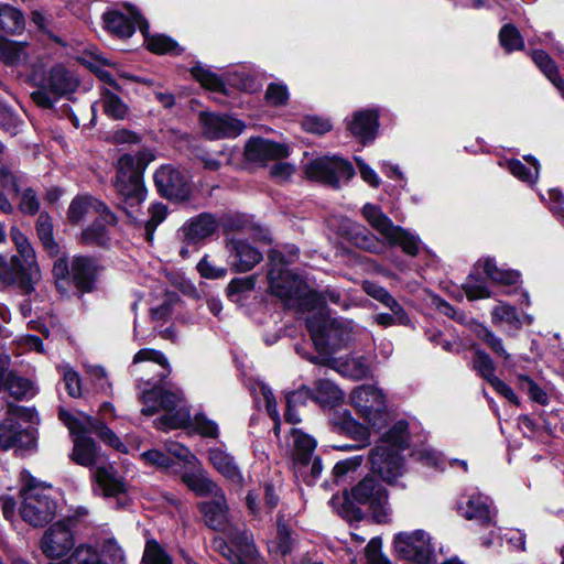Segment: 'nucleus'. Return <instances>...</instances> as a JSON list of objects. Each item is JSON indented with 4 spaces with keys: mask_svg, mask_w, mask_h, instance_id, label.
I'll list each match as a JSON object with an SVG mask.
<instances>
[{
    "mask_svg": "<svg viewBox=\"0 0 564 564\" xmlns=\"http://www.w3.org/2000/svg\"><path fill=\"white\" fill-rule=\"evenodd\" d=\"M151 218L145 223V239L152 241L156 227L165 219L166 208L162 204L153 205L150 208Z\"/></svg>",
    "mask_w": 564,
    "mask_h": 564,
    "instance_id": "e2e57ef3",
    "label": "nucleus"
},
{
    "mask_svg": "<svg viewBox=\"0 0 564 564\" xmlns=\"http://www.w3.org/2000/svg\"><path fill=\"white\" fill-rule=\"evenodd\" d=\"M482 270L485 275L492 282L505 284V285H513L519 282L520 274L514 270H506L503 268H498L494 258H485L484 260H479L475 267V270Z\"/></svg>",
    "mask_w": 564,
    "mask_h": 564,
    "instance_id": "473e14b6",
    "label": "nucleus"
},
{
    "mask_svg": "<svg viewBox=\"0 0 564 564\" xmlns=\"http://www.w3.org/2000/svg\"><path fill=\"white\" fill-rule=\"evenodd\" d=\"M293 459L297 465L308 466L316 447V441L300 429L290 431Z\"/></svg>",
    "mask_w": 564,
    "mask_h": 564,
    "instance_id": "7c9ffc66",
    "label": "nucleus"
},
{
    "mask_svg": "<svg viewBox=\"0 0 564 564\" xmlns=\"http://www.w3.org/2000/svg\"><path fill=\"white\" fill-rule=\"evenodd\" d=\"M23 13L6 3H0V30L9 34H18L24 29Z\"/></svg>",
    "mask_w": 564,
    "mask_h": 564,
    "instance_id": "4c0bfd02",
    "label": "nucleus"
},
{
    "mask_svg": "<svg viewBox=\"0 0 564 564\" xmlns=\"http://www.w3.org/2000/svg\"><path fill=\"white\" fill-rule=\"evenodd\" d=\"M191 73L207 89L218 91L224 87L223 80L203 65L193 66Z\"/></svg>",
    "mask_w": 564,
    "mask_h": 564,
    "instance_id": "13d9d810",
    "label": "nucleus"
},
{
    "mask_svg": "<svg viewBox=\"0 0 564 564\" xmlns=\"http://www.w3.org/2000/svg\"><path fill=\"white\" fill-rule=\"evenodd\" d=\"M23 502L20 508L22 519L33 527H43L52 521L56 514L57 505L46 494L45 488L34 484L22 489Z\"/></svg>",
    "mask_w": 564,
    "mask_h": 564,
    "instance_id": "9d476101",
    "label": "nucleus"
},
{
    "mask_svg": "<svg viewBox=\"0 0 564 564\" xmlns=\"http://www.w3.org/2000/svg\"><path fill=\"white\" fill-rule=\"evenodd\" d=\"M229 264L235 272H248L262 260V253L247 240L231 239L227 243Z\"/></svg>",
    "mask_w": 564,
    "mask_h": 564,
    "instance_id": "5701e85b",
    "label": "nucleus"
},
{
    "mask_svg": "<svg viewBox=\"0 0 564 564\" xmlns=\"http://www.w3.org/2000/svg\"><path fill=\"white\" fill-rule=\"evenodd\" d=\"M315 401L332 405L341 401L344 397L341 390L328 379H318L315 382Z\"/></svg>",
    "mask_w": 564,
    "mask_h": 564,
    "instance_id": "a18cd8bd",
    "label": "nucleus"
},
{
    "mask_svg": "<svg viewBox=\"0 0 564 564\" xmlns=\"http://www.w3.org/2000/svg\"><path fill=\"white\" fill-rule=\"evenodd\" d=\"M256 285V275H249L245 278H235L230 281L227 286V294L229 297H234L240 293L250 292Z\"/></svg>",
    "mask_w": 564,
    "mask_h": 564,
    "instance_id": "338daca9",
    "label": "nucleus"
},
{
    "mask_svg": "<svg viewBox=\"0 0 564 564\" xmlns=\"http://www.w3.org/2000/svg\"><path fill=\"white\" fill-rule=\"evenodd\" d=\"M130 371L147 386L158 387L170 376L171 366L163 352L143 348L134 355Z\"/></svg>",
    "mask_w": 564,
    "mask_h": 564,
    "instance_id": "f8f14e48",
    "label": "nucleus"
},
{
    "mask_svg": "<svg viewBox=\"0 0 564 564\" xmlns=\"http://www.w3.org/2000/svg\"><path fill=\"white\" fill-rule=\"evenodd\" d=\"M194 430L204 437L216 438L219 434L218 425L205 414L198 413L193 419Z\"/></svg>",
    "mask_w": 564,
    "mask_h": 564,
    "instance_id": "0e129e2a",
    "label": "nucleus"
},
{
    "mask_svg": "<svg viewBox=\"0 0 564 564\" xmlns=\"http://www.w3.org/2000/svg\"><path fill=\"white\" fill-rule=\"evenodd\" d=\"M491 322L496 326L507 324L513 330L522 327V321L516 307L501 302L491 310Z\"/></svg>",
    "mask_w": 564,
    "mask_h": 564,
    "instance_id": "a19ab883",
    "label": "nucleus"
},
{
    "mask_svg": "<svg viewBox=\"0 0 564 564\" xmlns=\"http://www.w3.org/2000/svg\"><path fill=\"white\" fill-rule=\"evenodd\" d=\"M499 43L507 52L521 51L524 48L523 39L513 24H505L499 31Z\"/></svg>",
    "mask_w": 564,
    "mask_h": 564,
    "instance_id": "49530a36",
    "label": "nucleus"
},
{
    "mask_svg": "<svg viewBox=\"0 0 564 564\" xmlns=\"http://www.w3.org/2000/svg\"><path fill=\"white\" fill-rule=\"evenodd\" d=\"M393 547L399 560L414 564H463L456 556L445 555L443 547L436 552L430 535L423 530L395 534Z\"/></svg>",
    "mask_w": 564,
    "mask_h": 564,
    "instance_id": "423d86ee",
    "label": "nucleus"
},
{
    "mask_svg": "<svg viewBox=\"0 0 564 564\" xmlns=\"http://www.w3.org/2000/svg\"><path fill=\"white\" fill-rule=\"evenodd\" d=\"M73 521L66 519L55 522L45 532L41 540V550L51 560L62 558L74 546L72 532Z\"/></svg>",
    "mask_w": 564,
    "mask_h": 564,
    "instance_id": "dca6fc26",
    "label": "nucleus"
},
{
    "mask_svg": "<svg viewBox=\"0 0 564 564\" xmlns=\"http://www.w3.org/2000/svg\"><path fill=\"white\" fill-rule=\"evenodd\" d=\"M31 80L36 87H45L57 97L74 93L79 85L76 74L63 64L52 66L46 74L33 69Z\"/></svg>",
    "mask_w": 564,
    "mask_h": 564,
    "instance_id": "2eb2a0df",
    "label": "nucleus"
},
{
    "mask_svg": "<svg viewBox=\"0 0 564 564\" xmlns=\"http://www.w3.org/2000/svg\"><path fill=\"white\" fill-rule=\"evenodd\" d=\"M362 289L369 296L379 301L390 308L392 313L397 314L400 322H405V311L383 286L376 282L365 281Z\"/></svg>",
    "mask_w": 564,
    "mask_h": 564,
    "instance_id": "f704fd0d",
    "label": "nucleus"
},
{
    "mask_svg": "<svg viewBox=\"0 0 564 564\" xmlns=\"http://www.w3.org/2000/svg\"><path fill=\"white\" fill-rule=\"evenodd\" d=\"M140 401L143 404L141 409L143 415L151 416L160 410L165 411V414L154 421L159 430L167 431L184 427L191 421L189 411L182 405L183 397L180 391L152 387L142 392Z\"/></svg>",
    "mask_w": 564,
    "mask_h": 564,
    "instance_id": "7ed1b4c3",
    "label": "nucleus"
},
{
    "mask_svg": "<svg viewBox=\"0 0 564 564\" xmlns=\"http://www.w3.org/2000/svg\"><path fill=\"white\" fill-rule=\"evenodd\" d=\"M371 470L388 484L394 482L403 469L402 458L397 449L377 444L369 453Z\"/></svg>",
    "mask_w": 564,
    "mask_h": 564,
    "instance_id": "f3484780",
    "label": "nucleus"
},
{
    "mask_svg": "<svg viewBox=\"0 0 564 564\" xmlns=\"http://www.w3.org/2000/svg\"><path fill=\"white\" fill-rule=\"evenodd\" d=\"M245 155L248 161L265 163L289 156V147L263 138H253L246 144Z\"/></svg>",
    "mask_w": 564,
    "mask_h": 564,
    "instance_id": "b1692460",
    "label": "nucleus"
},
{
    "mask_svg": "<svg viewBox=\"0 0 564 564\" xmlns=\"http://www.w3.org/2000/svg\"><path fill=\"white\" fill-rule=\"evenodd\" d=\"M305 173L311 180L338 187L340 182H346L354 176L355 170L348 161L337 156H325L311 161L305 166Z\"/></svg>",
    "mask_w": 564,
    "mask_h": 564,
    "instance_id": "4468645a",
    "label": "nucleus"
},
{
    "mask_svg": "<svg viewBox=\"0 0 564 564\" xmlns=\"http://www.w3.org/2000/svg\"><path fill=\"white\" fill-rule=\"evenodd\" d=\"M88 214L99 215L108 225H117L118 221L116 215L109 209V207L97 198L83 196L76 197L72 200L67 213L70 223L77 224Z\"/></svg>",
    "mask_w": 564,
    "mask_h": 564,
    "instance_id": "4be33fe9",
    "label": "nucleus"
},
{
    "mask_svg": "<svg viewBox=\"0 0 564 564\" xmlns=\"http://www.w3.org/2000/svg\"><path fill=\"white\" fill-rule=\"evenodd\" d=\"M199 122L204 135L210 140L236 138L246 127L242 121L231 116L215 112H200Z\"/></svg>",
    "mask_w": 564,
    "mask_h": 564,
    "instance_id": "6ab92c4d",
    "label": "nucleus"
},
{
    "mask_svg": "<svg viewBox=\"0 0 564 564\" xmlns=\"http://www.w3.org/2000/svg\"><path fill=\"white\" fill-rule=\"evenodd\" d=\"M338 371L354 380H362L370 373V366L365 357H351L340 364Z\"/></svg>",
    "mask_w": 564,
    "mask_h": 564,
    "instance_id": "c03bdc74",
    "label": "nucleus"
},
{
    "mask_svg": "<svg viewBox=\"0 0 564 564\" xmlns=\"http://www.w3.org/2000/svg\"><path fill=\"white\" fill-rule=\"evenodd\" d=\"M148 33L149 31L143 35L149 51L155 54H167L177 50V43L171 37L162 34L149 36Z\"/></svg>",
    "mask_w": 564,
    "mask_h": 564,
    "instance_id": "6e6d98bb",
    "label": "nucleus"
},
{
    "mask_svg": "<svg viewBox=\"0 0 564 564\" xmlns=\"http://www.w3.org/2000/svg\"><path fill=\"white\" fill-rule=\"evenodd\" d=\"M99 553V561L102 564H120L126 560L122 547L115 539L104 541Z\"/></svg>",
    "mask_w": 564,
    "mask_h": 564,
    "instance_id": "603ef678",
    "label": "nucleus"
},
{
    "mask_svg": "<svg viewBox=\"0 0 564 564\" xmlns=\"http://www.w3.org/2000/svg\"><path fill=\"white\" fill-rule=\"evenodd\" d=\"M75 564H102L98 551L88 544L78 545L70 558Z\"/></svg>",
    "mask_w": 564,
    "mask_h": 564,
    "instance_id": "680f3d73",
    "label": "nucleus"
},
{
    "mask_svg": "<svg viewBox=\"0 0 564 564\" xmlns=\"http://www.w3.org/2000/svg\"><path fill=\"white\" fill-rule=\"evenodd\" d=\"M361 213L367 223L384 238L389 246H399L404 253L411 257L419 253V237L393 225L379 206L368 203L362 207Z\"/></svg>",
    "mask_w": 564,
    "mask_h": 564,
    "instance_id": "0eeeda50",
    "label": "nucleus"
},
{
    "mask_svg": "<svg viewBox=\"0 0 564 564\" xmlns=\"http://www.w3.org/2000/svg\"><path fill=\"white\" fill-rule=\"evenodd\" d=\"M132 159L121 155L116 167V176L112 185L120 199L123 209L140 205L147 196L143 177L138 172H132Z\"/></svg>",
    "mask_w": 564,
    "mask_h": 564,
    "instance_id": "1a4fd4ad",
    "label": "nucleus"
},
{
    "mask_svg": "<svg viewBox=\"0 0 564 564\" xmlns=\"http://www.w3.org/2000/svg\"><path fill=\"white\" fill-rule=\"evenodd\" d=\"M101 106L104 112L113 120H122L128 115L127 104L116 94L108 89L101 93Z\"/></svg>",
    "mask_w": 564,
    "mask_h": 564,
    "instance_id": "37998d69",
    "label": "nucleus"
},
{
    "mask_svg": "<svg viewBox=\"0 0 564 564\" xmlns=\"http://www.w3.org/2000/svg\"><path fill=\"white\" fill-rule=\"evenodd\" d=\"M476 336L482 340L495 355L507 360L510 358V355L503 347L502 339L498 337L494 332L488 329L484 325H478L475 329Z\"/></svg>",
    "mask_w": 564,
    "mask_h": 564,
    "instance_id": "09e8293b",
    "label": "nucleus"
},
{
    "mask_svg": "<svg viewBox=\"0 0 564 564\" xmlns=\"http://www.w3.org/2000/svg\"><path fill=\"white\" fill-rule=\"evenodd\" d=\"M113 226L115 225H108L99 215H97V218L93 224L82 231L79 242L85 246L106 248L111 241L110 227Z\"/></svg>",
    "mask_w": 564,
    "mask_h": 564,
    "instance_id": "2f4dec72",
    "label": "nucleus"
},
{
    "mask_svg": "<svg viewBox=\"0 0 564 564\" xmlns=\"http://www.w3.org/2000/svg\"><path fill=\"white\" fill-rule=\"evenodd\" d=\"M351 402L367 423L380 430L386 422V398L382 392L372 386H360L352 390Z\"/></svg>",
    "mask_w": 564,
    "mask_h": 564,
    "instance_id": "ddd939ff",
    "label": "nucleus"
},
{
    "mask_svg": "<svg viewBox=\"0 0 564 564\" xmlns=\"http://www.w3.org/2000/svg\"><path fill=\"white\" fill-rule=\"evenodd\" d=\"M219 228L218 219L209 213H202L189 218L181 228L188 243H199L213 236Z\"/></svg>",
    "mask_w": 564,
    "mask_h": 564,
    "instance_id": "393cba45",
    "label": "nucleus"
},
{
    "mask_svg": "<svg viewBox=\"0 0 564 564\" xmlns=\"http://www.w3.org/2000/svg\"><path fill=\"white\" fill-rule=\"evenodd\" d=\"M34 443V432L30 429H22L13 417H8L0 423V448L31 447Z\"/></svg>",
    "mask_w": 564,
    "mask_h": 564,
    "instance_id": "a878e982",
    "label": "nucleus"
},
{
    "mask_svg": "<svg viewBox=\"0 0 564 564\" xmlns=\"http://www.w3.org/2000/svg\"><path fill=\"white\" fill-rule=\"evenodd\" d=\"M142 564H172V560L155 540H148Z\"/></svg>",
    "mask_w": 564,
    "mask_h": 564,
    "instance_id": "864d4df0",
    "label": "nucleus"
},
{
    "mask_svg": "<svg viewBox=\"0 0 564 564\" xmlns=\"http://www.w3.org/2000/svg\"><path fill=\"white\" fill-rule=\"evenodd\" d=\"M349 131L364 142L375 139L378 129V113L375 110H359L348 123Z\"/></svg>",
    "mask_w": 564,
    "mask_h": 564,
    "instance_id": "c85d7f7f",
    "label": "nucleus"
},
{
    "mask_svg": "<svg viewBox=\"0 0 564 564\" xmlns=\"http://www.w3.org/2000/svg\"><path fill=\"white\" fill-rule=\"evenodd\" d=\"M340 299V293L334 289H327L321 294L314 292L306 293L304 308L307 311L319 308L318 314L311 315L306 319L307 329L318 350L335 347L338 344L334 337L341 328V324L325 315L323 306L326 301L339 304Z\"/></svg>",
    "mask_w": 564,
    "mask_h": 564,
    "instance_id": "20e7f679",
    "label": "nucleus"
},
{
    "mask_svg": "<svg viewBox=\"0 0 564 564\" xmlns=\"http://www.w3.org/2000/svg\"><path fill=\"white\" fill-rule=\"evenodd\" d=\"M104 22L106 29L119 37H130L137 26L142 34H145L149 30L148 21L135 10H130V17L116 10L106 12Z\"/></svg>",
    "mask_w": 564,
    "mask_h": 564,
    "instance_id": "412c9836",
    "label": "nucleus"
},
{
    "mask_svg": "<svg viewBox=\"0 0 564 564\" xmlns=\"http://www.w3.org/2000/svg\"><path fill=\"white\" fill-rule=\"evenodd\" d=\"M292 543L293 540L289 528L279 522L276 538L269 544L270 553L285 556L292 551Z\"/></svg>",
    "mask_w": 564,
    "mask_h": 564,
    "instance_id": "3c124183",
    "label": "nucleus"
},
{
    "mask_svg": "<svg viewBox=\"0 0 564 564\" xmlns=\"http://www.w3.org/2000/svg\"><path fill=\"white\" fill-rule=\"evenodd\" d=\"M178 476L182 482L198 497H213L223 490L202 467L193 469L183 467Z\"/></svg>",
    "mask_w": 564,
    "mask_h": 564,
    "instance_id": "cd10ccee",
    "label": "nucleus"
},
{
    "mask_svg": "<svg viewBox=\"0 0 564 564\" xmlns=\"http://www.w3.org/2000/svg\"><path fill=\"white\" fill-rule=\"evenodd\" d=\"M4 388L10 392L11 395L17 399H21L29 393L31 384L30 381L24 378L8 375Z\"/></svg>",
    "mask_w": 564,
    "mask_h": 564,
    "instance_id": "69168bd1",
    "label": "nucleus"
},
{
    "mask_svg": "<svg viewBox=\"0 0 564 564\" xmlns=\"http://www.w3.org/2000/svg\"><path fill=\"white\" fill-rule=\"evenodd\" d=\"M208 459L214 468L226 479L236 485H242L243 477L235 458L220 448H210Z\"/></svg>",
    "mask_w": 564,
    "mask_h": 564,
    "instance_id": "c756f323",
    "label": "nucleus"
},
{
    "mask_svg": "<svg viewBox=\"0 0 564 564\" xmlns=\"http://www.w3.org/2000/svg\"><path fill=\"white\" fill-rule=\"evenodd\" d=\"M142 459L152 466H155L170 475H178L183 465L175 462L169 454L158 449H150L141 454Z\"/></svg>",
    "mask_w": 564,
    "mask_h": 564,
    "instance_id": "79ce46f5",
    "label": "nucleus"
},
{
    "mask_svg": "<svg viewBox=\"0 0 564 564\" xmlns=\"http://www.w3.org/2000/svg\"><path fill=\"white\" fill-rule=\"evenodd\" d=\"M508 166L511 174L521 181L533 183L538 178L539 162L536 160H532V169L527 167L519 160H511Z\"/></svg>",
    "mask_w": 564,
    "mask_h": 564,
    "instance_id": "052dcab7",
    "label": "nucleus"
},
{
    "mask_svg": "<svg viewBox=\"0 0 564 564\" xmlns=\"http://www.w3.org/2000/svg\"><path fill=\"white\" fill-rule=\"evenodd\" d=\"M341 429L354 441L358 442V444L346 445L343 448L358 449V448H364L367 445H369V443H370L369 429L367 426L358 423L357 421H355L350 415L344 417Z\"/></svg>",
    "mask_w": 564,
    "mask_h": 564,
    "instance_id": "58836bf2",
    "label": "nucleus"
},
{
    "mask_svg": "<svg viewBox=\"0 0 564 564\" xmlns=\"http://www.w3.org/2000/svg\"><path fill=\"white\" fill-rule=\"evenodd\" d=\"M355 503L367 507L376 522L389 521L391 507L388 491L376 477L368 475L350 489L340 510L344 518L357 521L364 518L361 509Z\"/></svg>",
    "mask_w": 564,
    "mask_h": 564,
    "instance_id": "f03ea898",
    "label": "nucleus"
},
{
    "mask_svg": "<svg viewBox=\"0 0 564 564\" xmlns=\"http://www.w3.org/2000/svg\"><path fill=\"white\" fill-rule=\"evenodd\" d=\"M97 270L95 258L76 256L70 264V280L80 292H90L96 282Z\"/></svg>",
    "mask_w": 564,
    "mask_h": 564,
    "instance_id": "bb28decb",
    "label": "nucleus"
},
{
    "mask_svg": "<svg viewBox=\"0 0 564 564\" xmlns=\"http://www.w3.org/2000/svg\"><path fill=\"white\" fill-rule=\"evenodd\" d=\"M158 192L166 198L182 199L188 194L185 175L172 165H162L154 173Z\"/></svg>",
    "mask_w": 564,
    "mask_h": 564,
    "instance_id": "aec40b11",
    "label": "nucleus"
},
{
    "mask_svg": "<svg viewBox=\"0 0 564 564\" xmlns=\"http://www.w3.org/2000/svg\"><path fill=\"white\" fill-rule=\"evenodd\" d=\"M468 300L474 301L478 299H488L491 296V292L485 282L480 281L476 273L469 274L467 281L463 285Z\"/></svg>",
    "mask_w": 564,
    "mask_h": 564,
    "instance_id": "bf43d9fd",
    "label": "nucleus"
},
{
    "mask_svg": "<svg viewBox=\"0 0 564 564\" xmlns=\"http://www.w3.org/2000/svg\"><path fill=\"white\" fill-rule=\"evenodd\" d=\"M267 100L273 106L285 105L289 99L288 87L282 84H270L265 91Z\"/></svg>",
    "mask_w": 564,
    "mask_h": 564,
    "instance_id": "774afa93",
    "label": "nucleus"
},
{
    "mask_svg": "<svg viewBox=\"0 0 564 564\" xmlns=\"http://www.w3.org/2000/svg\"><path fill=\"white\" fill-rule=\"evenodd\" d=\"M300 250L294 245H286L283 249H272L269 254V267L270 268H284L296 261L299 258Z\"/></svg>",
    "mask_w": 564,
    "mask_h": 564,
    "instance_id": "de8ad7c7",
    "label": "nucleus"
},
{
    "mask_svg": "<svg viewBox=\"0 0 564 564\" xmlns=\"http://www.w3.org/2000/svg\"><path fill=\"white\" fill-rule=\"evenodd\" d=\"M473 367L487 382H492L495 376V364L490 356L482 351L476 350L473 357Z\"/></svg>",
    "mask_w": 564,
    "mask_h": 564,
    "instance_id": "5fc2aeb1",
    "label": "nucleus"
},
{
    "mask_svg": "<svg viewBox=\"0 0 564 564\" xmlns=\"http://www.w3.org/2000/svg\"><path fill=\"white\" fill-rule=\"evenodd\" d=\"M531 57L534 64L550 79V82L561 91L564 97V79L560 76L554 61L542 50L532 51Z\"/></svg>",
    "mask_w": 564,
    "mask_h": 564,
    "instance_id": "c9c22d12",
    "label": "nucleus"
},
{
    "mask_svg": "<svg viewBox=\"0 0 564 564\" xmlns=\"http://www.w3.org/2000/svg\"><path fill=\"white\" fill-rule=\"evenodd\" d=\"M199 510L209 528L224 533L232 543L245 544L250 551L249 535L242 525L234 522L229 516V508L223 490L214 495L210 501L202 502Z\"/></svg>",
    "mask_w": 564,
    "mask_h": 564,
    "instance_id": "6e6552de",
    "label": "nucleus"
},
{
    "mask_svg": "<svg viewBox=\"0 0 564 564\" xmlns=\"http://www.w3.org/2000/svg\"><path fill=\"white\" fill-rule=\"evenodd\" d=\"M72 459L82 466L98 465L93 476L105 496L115 497L124 492V484L110 465H105L95 441L85 435H77L74 440Z\"/></svg>",
    "mask_w": 564,
    "mask_h": 564,
    "instance_id": "39448f33",
    "label": "nucleus"
},
{
    "mask_svg": "<svg viewBox=\"0 0 564 564\" xmlns=\"http://www.w3.org/2000/svg\"><path fill=\"white\" fill-rule=\"evenodd\" d=\"M267 279L272 295L289 306L299 305L304 308L307 285L297 274L285 268L269 267Z\"/></svg>",
    "mask_w": 564,
    "mask_h": 564,
    "instance_id": "9b49d317",
    "label": "nucleus"
},
{
    "mask_svg": "<svg viewBox=\"0 0 564 564\" xmlns=\"http://www.w3.org/2000/svg\"><path fill=\"white\" fill-rule=\"evenodd\" d=\"M36 232L46 252L51 257H56L59 252V247L54 240L53 225L47 214H40L36 221Z\"/></svg>",
    "mask_w": 564,
    "mask_h": 564,
    "instance_id": "ea45409f",
    "label": "nucleus"
},
{
    "mask_svg": "<svg viewBox=\"0 0 564 564\" xmlns=\"http://www.w3.org/2000/svg\"><path fill=\"white\" fill-rule=\"evenodd\" d=\"M379 444L387 445L393 449H405L410 445L409 424L401 420L394 423L382 436Z\"/></svg>",
    "mask_w": 564,
    "mask_h": 564,
    "instance_id": "e433bc0d",
    "label": "nucleus"
},
{
    "mask_svg": "<svg viewBox=\"0 0 564 564\" xmlns=\"http://www.w3.org/2000/svg\"><path fill=\"white\" fill-rule=\"evenodd\" d=\"M87 423L89 431L96 433L106 444L120 452L126 451V446L121 443L119 437L101 421L88 417Z\"/></svg>",
    "mask_w": 564,
    "mask_h": 564,
    "instance_id": "8fccbe9b",
    "label": "nucleus"
},
{
    "mask_svg": "<svg viewBox=\"0 0 564 564\" xmlns=\"http://www.w3.org/2000/svg\"><path fill=\"white\" fill-rule=\"evenodd\" d=\"M518 384L522 391H525L530 399L541 405H545L549 402L546 392L539 387L530 377L525 375L518 376Z\"/></svg>",
    "mask_w": 564,
    "mask_h": 564,
    "instance_id": "4d7b16f0",
    "label": "nucleus"
},
{
    "mask_svg": "<svg viewBox=\"0 0 564 564\" xmlns=\"http://www.w3.org/2000/svg\"><path fill=\"white\" fill-rule=\"evenodd\" d=\"M458 513L467 520H475L482 527L496 524V510L488 497L479 492L463 495L457 502Z\"/></svg>",
    "mask_w": 564,
    "mask_h": 564,
    "instance_id": "a211bd4d",
    "label": "nucleus"
},
{
    "mask_svg": "<svg viewBox=\"0 0 564 564\" xmlns=\"http://www.w3.org/2000/svg\"><path fill=\"white\" fill-rule=\"evenodd\" d=\"M26 57V43L0 35V62L7 66H18L25 62Z\"/></svg>",
    "mask_w": 564,
    "mask_h": 564,
    "instance_id": "72a5a7b5",
    "label": "nucleus"
},
{
    "mask_svg": "<svg viewBox=\"0 0 564 564\" xmlns=\"http://www.w3.org/2000/svg\"><path fill=\"white\" fill-rule=\"evenodd\" d=\"M10 237L18 254L9 260L0 256V282L6 286L14 285L22 294L29 295L41 278L36 256L28 238L18 228H11Z\"/></svg>",
    "mask_w": 564,
    "mask_h": 564,
    "instance_id": "f257e3e1",
    "label": "nucleus"
}]
</instances>
